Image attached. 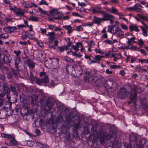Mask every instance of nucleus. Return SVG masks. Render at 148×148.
Segmentation results:
<instances>
[{"label":"nucleus","instance_id":"393cba45","mask_svg":"<svg viewBox=\"0 0 148 148\" xmlns=\"http://www.w3.org/2000/svg\"><path fill=\"white\" fill-rule=\"evenodd\" d=\"M137 95V93L136 92H134L133 93H132L129 97V99L130 100L136 102V96Z\"/></svg>","mask_w":148,"mask_h":148},{"label":"nucleus","instance_id":"09e8293b","mask_svg":"<svg viewBox=\"0 0 148 148\" xmlns=\"http://www.w3.org/2000/svg\"><path fill=\"white\" fill-rule=\"evenodd\" d=\"M95 45V44L93 40H91L90 43L88 44V46L89 47H91L94 46Z\"/></svg>","mask_w":148,"mask_h":148},{"label":"nucleus","instance_id":"c03bdc74","mask_svg":"<svg viewBox=\"0 0 148 148\" xmlns=\"http://www.w3.org/2000/svg\"><path fill=\"white\" fill-rule=\"evenodd\" d=\"M120 25L121 27L123 29H124L125 30H127L128 29V27L126 25L123 23H121Z\"/></svg>","mask_w":148,"mask_h":148},{"label":"nucleus","instance_id":"2eb2a0df","mask_svg":"<svg viewBox=\"0 0 148 148\" xmlns=\"http://www.w3.org/2000/svg\"><path fill=\"white\" fill-rule=\"evenodd\" d=\"M137 136L134 134H131L129 137L130 143L134 142L135 144L137 141Z\"/></svg>","mask_w":148,"mask_h":148},{"label":"nucleus","instance_id":"58836bf2","mask_svg":"<svg viewBox=\"0 0 148 148\" xmlns=\"http://www.w3.org/2000/svg\"><path fill=\"white\" fill-rule=\"evenodd\" d=\"M35 81L36 83L38 85H42L41 79H40L39 78L37 77V78H36V81Z\"/></svg>","mask_w":148,"mask_h":148},{"label":"nucleus","instance_id":"bb28decb","mask_svg":"<svg viewBox=\"0 0 148 148\" xmlns=\"http://www.w3.org/2000/svg\"><path fill=\"white\" fill-rule=\"evenodd\" d=\"M32 101L31 103H35L38 100V97L37 96H32L30 97Z\"/></svg>","mask_w":148,"mask_h":148},{"label":"nucleus","instance_id":"0e129e2a","mask_svg":"<svg viewBox=\"0 0 148 148\" xmlns=\"http://www.w3.org/2000/svg\"><path fill=\"white\" fill-rule=\"evenodd\" d=\"M72 14L74 16H78L80 17H82V16H81L79 14L77 13L74 12H73Z\"/></svg>","mask_w":148,"mask_h":148},{"label":"nucleus","instance_id":"de8ad7c7","mask_svg":"<svg viewBox=\"0 0 148 148\" xmlns=\"http://www.w3.org/2000/svg\"><path fill=\"white\" fill-rule=\"evenodd\" d=\"M111 53L112 52L110 51H108L104 56L106 58L110 57V56Z\"/></svg>","mask_w":148,"mask_h":148},{"label":"nucleus","instance_id":"ddd939ff","mask_svg":"<svg viewBox=\"0 0 148 148\" xmlns=\"http://www.w3.org/2000/svg\"><path fill=\"white\" fill-rule=\"evenodd\" d=\"M1 60L5 63H7L10 62L11 59H10V56L3 54L0 55Z\"/></svg>","mask_w":148,"mask_h":148},{"label":"nucleus","instance_id":"f3484780","mask_svg":"<svg viewBox=\"0 0 148 148\" xmlns=\"http://www.w3.org/2000/svg\"><path fill=\"white\" fill-rule=\"evenodd\" d=\"M19 63H17L16 64L15 63H14L15 67L16 68V69H12V72H13L14 75L16 76H18L19 74L20 70L18 67V64Z\"/></svg>","mask_w":148,"mask_h":148},{"label":"nucleus","instance_id":"5701e85b","mask_svg":"<svg viewBox=\"0 0 148 148\" xmlns=\"http://www.w3.org/2000/svg\"><path fill=\"white\" fill-rule=\"evenodd\" d=\"M63 27L67 30V33L68 34H70L73 31V28L70 25L63 26Z\"/></svg>","mask_w":148,"mask_h":148},{"label":"nucleus","instance_id":"3c124183","mask_svg":"<svg viewBox=\"0 0 148 148\" xmlns=\"http://www.w3.org/2000/svg\"><path fill=\"white\" fill-rule=\"evenodd\" d=\"M36 78H37V77L34 76L33 75L31 76L30 79L32 82H34L36 81Z\"/></svg>","mask_w":148,"mask_h":148},{"label":"nucleus","instance_id":"b1692460","mask_svg":"<svg viewBox=\"0 0 148 148\" xmlns=\"http://www.w3.org/2000/svg\"><path fill=\"white\" fill-rule=\"evenodd\" d=\"M108 11L112 13H114L118 15H121V13L118 12V10L113 7H112L110 9H109Z\"/></svg>","mask_w":148,"mask_h":148},{"label":"nucleus","instance_id":"cd10ccee","mask_svg":"<svg viewBox=\"0 0 148 148\" xmlns=\"http://www.w3.org/2000/svg\"><path fill=\"white\" fill-rule=\"evenodd\" d=\"M47 36H49V39H54L56 35L54 32H49Z\"/></svg>","mask_w":148,"mask_h":148},{"label":"nucleus","instance_id":"0eeeda50","mask_svg":"<svg viewBox=\"0 0 148 148\" xmlns=\"http://www.w3.org/2000/svg\"><path fill=\"white\" fill-rule=\"evenodd\" d=\"M129 94V92L124 88L120 89L117 93V96L121 99H125L128 96Z\"/></svg>","mask_w":148,"mask_h":148},{"label":"nucleus","instance_id":"9b49d317","mask_svg":"<svg viewBox=\"0 0 148 148\" xmlns=\"http://www.w3.org/2000/svg\"><path fill=\"white\" fill-rule=\"evenodd\" d=\"M102 16L103 17L102 19L103 21H107L110 20L112 17H113V16L112 15L108 13L105 12V11H103V13H102Z\"/></svg>","mask_w":148,"mask_h":148},{"label":"nucleus","instance_id":"1a4fd4ad","mask_svg":"<svg viewBox=\"0 0 148 148\" xmlns=\"http://www.w3.org/2000/svg\"><path fill=\"white\" fill-rule=\"evenodd\" d=\"M54 103L53 102V99L50 97H49L47 100L45 106H47L48 108V109H51L53 107Z\"/></svg>","mask_w":148,"mask_h":148},{"label":"nucleus","instance_id":"423d86ee","mask_svg":"<svg viewBox=\"0 0 148 148\" xmlns=\"http://www.w3.org/2000/svg\"><path fill=\"white\" fill-rule=\"evenodd\" d=\"M10 10L13 11L16 16L21 18L24 17V10L20 8H18L14 6L10 8Z\"/></svg>","mask_w":148,"mask_h":148},{"label":"nucleus","instance_id":"49530a36","mask_svg":"<svg viewBox=\"0 0 148 148\" xmlns=\"http://www.w3.org/2000/svg\"><path fill=\"white\" fill-rule=\"evenodd\" d=\"M138 44L140 45H143L144 44L143 41L141 39L138 40Z\"/></svg>","mask_w":148,"mask_h":148},{"label":"nucleus","instance_id":"4468645a","mask_svg":"<svg viewBox=\"0 0 148 148\" xmlns=\"http://www.w3.org/2000/svg\"><path fill=\"white\" fill-rule=\"evenodd\" d=\"M146 140L144 139H140L138 142L137 141L135 144L138 145V148H144V145L146 143Z\"/></svg>","mask_w":148,"mask_h":148},{"label":"nucleus","instance_id":"f257e3e1","mask_svg":"<svg viewBox=\"0 0 148 148\" xmlns=\"http://www.w3.org/2000/svg\"><path fill=\"white\" fill-rule=\"evenodd\" d=\"M92 73L93 72L92 71H86L84 77V81L86 82H88L95 86H100L102 85L104 78L98 79L97 77L94 76Z\"/></svg>","mask_w":148,"mask_h":148},{"label":"nucleus","instance_id":"603ef678","mask_svg":"<svg viewBox=\"0 0 148 148\" xmlns=\"http://www.w3.org/2000/svg\"><path fill=\"white\" fill-rule=\"evenodd\" d=\"M46 75V73L44 71L40 72L39 73V76L40 77H42L43 76H45Z\"/></svg>","mask_w":148,"mask_h":148},{"label":"nucleus","instance_id":"13d9d810","mask_svg":"<svg viewBox=\"0 0 148 148\" xmlns=\"http://www.w3.org/2000/svg\"><path fill=\"white\" fill-rule=\"evenodd\" d=\"M57 15H58V17H61V19L62 18L63 16H64V15L62 13V12H58Z\"/></svg>","mask_w":148,"mask_h":148},{"label":"nucleus","instance_id":"69168bd1","mask_svg":"<svg viewBox=\"0 0 148 148\" xmlns=\"http://www.w3.org/2000/svg\"><path fill=\"white\" fill-rule=\"evenodd\" d=\"M30 4L31 5V6H30V7H38L37 5L33 2H31Z\"/></svg>","mask_w":148,"mask_h":148},{"label":"nucleus","instance_id":"a19ab883","mask_svg":"<svg viewBox=\"0 0 148 148\" xmlns=\"http://www.w3.org/2000/svg\"><path fill=\"white\" fill-rule=\"evenodd\" d=\"M39 5H48V4L44 0H42L40 2Z\"/></svg>","mask_w":148,"mask_h":148},{"label":"nucleus","instance_id":"e433bc0d","mask_svg":"<svg viewBox=\"0 0 148 148\" xmlns=\"http://www.w3.org/2000/svg\"><path fill=\"white\" fill-rule=\"evenodd\" d=\"M3 95H5L6 93H7L10 90V88H9V87L4 88H3Z\"/></svg>","mask_w":148,"mask_h":148},{"label":"nucleus","instance_id":"20e7f679","mask_svg":"<svg viewBox=\"0 0 148 148\" xmlns=\"http://www.w3.org/2000/svg\"><path fill=\"white\" fill-rule=\"evenodd\" d=\"M108 32L114 35H116L118 38H122L124 36V32L118 26L112 25L108 26Z\"/></svg>","mask_w":148,"mask_h":148},{"label":"nucleus","instance_id":"f03ea898","mask_svg":"<svg viewBox=\"0 0 148 148\" xmlns=\"http://www.w3.org/2000/svg\"><path fill=\"white\" fill-rule=\"evenodd\" d=\"M98 138L99 140V142L100 144H103L105 141L108 140H111L113 138L114 142L115 141V137H114L115 132L110 131L109 133H108L105 131H103L102 129H100L99 132Z\"/></svg>","mask_w":148,"mask_h":148},{"label":"nucleus","instance_id":"7c9ffc66","mask_svg":"<svg viewBox=\"0 0 148 148\" xmlns=\"http://www.w3.org/2000/svg\"><path fill=\"white\" fill-rule=\"evenodd\" d=\"M50 13L53 15L54 16L57 15L58 12V10L56 9H52L49 11Z\"/></svg>","mask_w":148,"mask_h":148},{"label":"nucleus","instance_id":"4d7b16f0","mask_svg":"<svg viewBox=\"0 0 148 148\" xmlns=\"http://www.w3.org/2000/svg\"><path fill=\"white\" fill-rule=\"evenodd\" d=\"M41 32L42 34H46L47 31L46 29L41 28L40 29Z\"/></svg>","mask_w":148,"mask_h":148},{"label":"nucleus","instance_id":"c9c22d12","mask_svg":"<svg viewBox=\"0 0 148 148\" xmlns=\"http://www.w3.org/2000/svg\"><path fill=\"white\" fill-rule=\"evenodd\" d=\"M64 60L65 61L72 63L73 62V60L69 58L68 56H66L64 57Z\"/></svg>","mask_w":148,"mask_h":148},{"label":"nucleus","instance_id":"79ce46f5","mask_svg":"<svg viewBox=\"0 0 148 148\" xmlns=\"http://www.w3.org/2000/svg\"><path fill=\"white\" fill-rule=\"evenodd\" d=\"M39 145L41 148H49V146L48 145L45 144H43L42 143H39Z\"/></svg>","mask_w":148,"mask_h":148},{"label":"nucleus","instance_id":"4c0bfd02","mask_svg":"<svg viewBox=\"0 0 148 148\" xmlns=\"http://www.w3.org/2000/svg\"><path fill=\"white\" fill-rule=\"evenodd\" d=\"M141 28L143 31V34L145 36H147V34L146 29L143 27H141Z\"/></svg>","mask_w":148,"mask_h":148},{"label":"nucleus","instance_id":"a878e982","mask_svg":"<svg viewBox=\"0 0 148 148\" xmlns=\"http://www.w3.org/2000/svg\"><path fill=\"white\" fill-rule=\"evenodd\" d=\"M26 61L27 63V66L29 67H31L32 68H33L35 66V64L32 61H31L30 59L26 60Z\"/></svg>","mask_w":148,"mask_h":148},{"label":"nucleus","instance_id":"f8f14e48","mask_svg":"<svg viewBox=\"0 0 148 148\" xmlns=\"http://www.w3.org/2000/svg\"><path fill=\"white\" fill-rule=\"evenodd\" d=\"M14 53L16 54V57L14 59L15 63L16 64L17 63H19L21 62V59L18 58L19 55L21 53V52L20 50L16 51L14 50Z\"/></svg>","mask_w":148,"mask_h":148},{"label":"nucleus","instance_id":"a18cd8bd","mask_svg":"<svg viewBox=\"0 0 148 148\" xmlns=\"http://www.w3.org/2000/svg\"><path fill=\"white\" fill-rule=\"evenodd\" d=\"M103 42L107 44H113L114 42H113L112 41L108 39H107L103 41Z\"/></svg>","mask_w":148,"mask_h":148},{"label":"nucleus","instance_id":"37998d69","mask_svg":"<svg viewBox=\"0 0 148 148\" xmlns=\"http://www.w3.org/2000/svg\"><path fill=\"white\" fill-rule=\"evenodd\" d=\"M76 29L78 32L83 31V28H82V25H81L77 26L76 27V29H75L76 30Z\"/></svg>","mask_w":148,"mask_h":148},{"label":"nucleus","instance_id":"4be33fe9","mask_svg":"<svg viewBox=\"0 0 148 148\" xmlns=\"http://www.w3.org/2000/svg\"><path fill=\"white\" fill-rule=\"evenodd\" d=\"M82 47V44L80 42H78L75 45L73 46V49L76 51H77L79 50V48Z\"/></svg>","mask_w":148,"mask_h":148},{"label":"nucleus","instance_id":"6e6d98bb","mask_svg":"<svg viewBox=\"0 0 148 148\" xmlns=\"http://www.w3.org/2000/svg\"><path fill=\"white\" fill-rule=\"evenodd\" d=\"M12 76V73L8 72L7 74V77L9 79H11Z\"/></svg>","mask_w":148,"mask_h":148},{"label":"nucleus","instance_id":"c85d7f7f","mask_svg":"<svg viewBox=\"0 0 148 148\" xmlns=\"http://www.w3.org/2000/svg\"><path fill=\"white\" fill-rule=\"evenodd\" d=\"M65 45H64L61 47H58V51H60V52H63L65 50H67V49H66Z\"/></svg>","mask_w":148,"mask_h":148},{"label":"nucleus","instance_id":"c756f323","mask_svg":"<svg viewBox=\"0 0 148 148\" xmlns=\"http://www.w3.org/2000/svg\"><path fill=\"white\" fill-rule=\"evenodd\" d=\"M42 84H46L49 82V79L47 75L45 76L44 77L41 79Z\"/></svg>","mask_w":148,"mask_h":148},{"label":"nucleus","instance_id":"9d476101","mask_svg":"<svg viewBox=\"0 0 148 148\" xmlns=\"http://www.w3.org/2000/svg\"><path fill=\"white\" fill-rule=\"evenodd\" d=\"M3 29L6 33L10 34L17 29L16 27L6 26L4 27Z\"/></svg>","mask_w":148,"mask_h":148},{"label":"nucleus","instance_id":"774afa93","mask_svg":"<svg viewBox=\"0 0 148 148\" xmlns=\"http://www.w3.org/2000/svg\"><path fill=\"white\" fill-rule=\"evenodd\" d=\"M49 28L51 30H53L54 28H55V27L54 25H49L48 26Z\"/></svg>","mask_w":148,"mask_h":148},{"label":"nucleus","instance_id":"680f3d73","mask_svg":"<svg viewBox=\"0 0 148 148\" xmlns=\"http://www.w3.org/2000/svg\"><path fill=\"white\" fill-rule=\"evenodd\" d=\"M80 124V122L79 121L78 122L77 124H75L74 125V126L75 128L78 129L79 127Z\"/></svg>","mask_w":148,"mask_h":148},{"label":"nucleus","instance_id":"aec40b11","mask_svg":"<svg viewBox=\"0 0 148 148\" xmlns=\"http://www.w3.org/2000/svg\"><path fill=\"white\" fill-rule=\"evenodd\" d=\"M129 29L130 32L135 31L136 32H139L140 31L137 26L134 24H132L130 26Z\"/></svg>","mask_w":148,"mask_h":148},{"label":"nucleus","instance_id":"39448f33","mask_svg":"<svg viewBox=\"0 0 148 148\" xmlns=\"http://www.w3.org/2000/svg\"><path fill=\"white\" fill-rule=\"evenodd\" d=\"M1 135L2 137L10 139L7 140L5 141V143L10 146L16 145H18L19 143L15 138L12 135L10 134H6L4 133H1Z\"/></svg>","mask_w":148,"mask_h":148},{"label":"nucleus","instance_id":"a211bd4d","mask_svg":"<svg viewBox=\"0 0 148 148\" xmlns=\"http://www.w3.org/2000/svg\"><path fill=\"white\" fill-rule=\"evenodd\" d=\"M101 7L97 6L94 8L92 10V12L93 14L98 13L102 14L104 11L101 10Z\"/></svg>","mask_w":148,"mask_h":148},{"label":"nucleus","instance_id":"7ed1b4c3","mask_svg":"<svg viewBox=\"0 0 148 148\" xmlns=\"http://www.w3.org/2000/svg\"><path fill=\"white\" fill-rule=\"evenodd\" d=\"M66 71L68 74L75 77H80L83 73L81 67L79 65L73 66L67 64L66 66Z\"/></svg>","mask_w":148,"mask_h":148},{"label":"nucleus","instance_id":"8fccbe9b","mask_svg":"<svg viewBox=\"0 0 148 148\" xmlns=\"http://www.w3.org/2000/svg\"><path fill=\"white\" fill-rule=\"evenodd\" d=\"M139 62H140L142 63H148V60H142L141 59H139L138 60Z\"/></svg>","mask_w":148,"mask_h":148},{"label":"nucleus","instance_id":"052dcab7","mask_svg":"<svg viewBox=\"0 0 148 148\" xmlns=\"http://www.w3.org/2000/svg\"><path fill=\"white\" fill-rule=\"evenodd\" d=\"M5 76L3 75L0 74V80L1 81H4L5 80Z\"/></svg>","mask_w":148,"mask_h":148},{"label":"nucleus","instance_id":"473e14b6","mask_svg":"<svg viewBox=\"0 0 148 148\" xmlns=\"http://www.w3.org/2000/svg\"><path fill=\"white\" fill-rule=\"evenodd\" d=\"M9 35L7 33L0 34V38L2 39H5L8 38Z\"/></svg>","mask_w":148,"mask_h":148},{"label":"nucleus","instance_id":"dca6fc26","mask_svg":"<svg viewBox=\"0 0 148 148\" xmlns=\"http://www.w3.org/2000/svg\"><path fill=\"white\" fill-rule=\"evenodd\" d=\"M104 57V56L97 55L94 60H92L91 62L92 63H99L101 59Z\"/></svg>","mask_w":148,"mask_h":148},{"label":"nucleus","instance_id":"412c9836","mask_svg":"<svg viewBox=\"0 0 148 148\" xmlns=\"http://www.w3.org/2000/svg\"><path fill=\"white\" fill-rule=\"evenodd\" d=\"M143 7L138 3H137L134 6V11L136 12H140L142 10Z\"/></svg>","mask_w":148,"mask_h":148},{"label":"nucleus","instance_id":"6e6552de","mask_svg":"<svg viewBox=\"0 0 148 148\" xmlns=\"http://www.w3.org/2000/svg\"><path fill=\"white\" fill-rule=\"evenodd\" d=\"M104 86L107 89H112L114 87L113 82L110 79L104 82Z\"/></svg>","mask_w":148,"mask_h":148},{"label":"nucleus","instance_id":"338daca9","mask_svg":"<svg viewBox=\"0 0 148 148\" xmlns=\"http://www.w3.org/2000/svg\"><path fill=\"white\" fill-rule=\"evenodd\" d=\"M126 9L127 10H129V11L134 10V6L127 8H126Z\"/></svg>","mask_w":148,"mask_h":148},{"label":"nucleus","instance_id":"e2e57ef3","mask_svg":"<svg viewBox=\"0 0 148 148\" xmlns=\"http://www.w3.org/2000/svg\"><path fill=\"white\" fill-rule=\"evenodd\" d=\"M9 86L7 83H4L3 84L2 87L3 88H7Z\"/></svg>","mask_w":148,"mask_h":148},{"label":"nucleus","instance_id":"5fc2aeb1","mask_svg":"<svg viewBox=\"0 0 148 148\" xmlns=\"http://www.w3.org/2000/svg\"><path fill=\"white\" fill-rule=\"evenodd\" d=\"M27 38V36L26 34H25L21 37V39L23 40H26Z\"/></svg>","mask_w":148,"mask_h":148},{"label":"nucleus","instance_id":"bf43d9fd","mask_svg":"<svg viewBox=\"0 0 148 148\" xmlns=\"http://www.w3.org/2000/svg\"><path fill=\"white\" fill-rule=\"evenodd\" d=\"M120 67V66H117L113 65L110 66V68L112 69H116L117 68H119Z\"/></svg>","mask_w":148,"mask_h":148},{"label":"nucleus","instance_id":"f704fd0d","mask_svg":"<svg viewBox=\"0 0 148 148\" xmlns=\"http://www.w3.org/2000/svg\"><path fill=\"white\" fill-rule=\"evenodd\" d=\"M137 15L140 19L145 21H148V17L145 16H143L139 14H138Z\"/></svg>","mask_w":148,"mask_h":148},{"label":"nucleus","instance_id":"ea45409f","mask_svg":"<svg viewBox=\"0 0 148 148\" xmlns=\"http://www.w3.org/2000/svg\"><path fill=\"white\" fill-rule=\"evenodd\" d=\"M12 19L10 18H6L2 21H3V23H7L11 21Z\"/></svg>","mask_w":148,"mask_h":148},{"label":"nucleus","instance_id":"2f4dec72","mask_svg":"<svg viewBox=\"0 0 148 148\" xmlns=\"http://www.w3.org/2000/svg\"><path fill=\"white\" fill-rule=\"evenodd\" d=\"M29 21H38V18L37 17H34L32 15L29 17Z\"/></svg>","mask_w":148,"mask_h":148},{"label":"nucleus","instance_id":"864d4df0","mask_svg":"<svg viewBox=\"0 0 148 148\" xmlns=\"http://www.w3.org/2000/svg\"><path fill=\"white\" fill-rule=\"evenodd\" d=\"M139 51L141 53L144 54L145 56L147 55V53L145 51L144 49H140L139 50Z\"/></svg>","mask_w":148,"mask_h":148},{"label":"nucleus","instance_id":"6ab92c4d","mask_svg":"<svg viewBox=\"0 0 148 148\" xmlns=\"http://www.w3.org/2000/svg\"><path fill=\"white\" fill-rule=\"evenodd\" d=\"M102 18H100L97 17L95 16H93V23L97 24L98 25H99L102 21H103Z\"/></svg>","mask_w":148,"mask_h":148},{"label":"nucleus","instance_id":"72a5a7b5","mask_svg":"<svg viewBox=\"0 0 148 148\" xmlns=\"http://www.w3.org/2000/svg\"><path fill=\"white\" fill-rule=\"evenodd\" d=\"M67 40H69L68 43L66 46H65L66 49H68V48L71 46L73 48V46L74 45L70 41V39L68 38Z\"/></svg>","mask_w":148,"mask_h":148}]
</instances>
